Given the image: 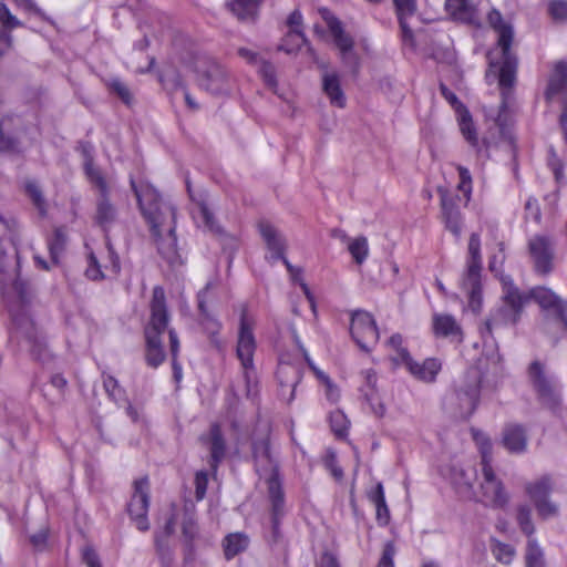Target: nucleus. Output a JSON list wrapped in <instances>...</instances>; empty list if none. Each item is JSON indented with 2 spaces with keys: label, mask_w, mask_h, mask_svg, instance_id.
I'll use <instances>...</instances> for the list:
<instances>
[{
  "label": "nucleus",
  "mask_w": 567,
  "mask_h": 567,
  "mask_svg": "<svg viewBox=\"0 0 567 567\" xmlns=\"http://www.w3.org/2000/svg\"><path fill=\"white\" fill-rule=\"evenodd\" d=\"M473 435L481 452V466L484 465L485 460H487L488 464H492V444L489 439L484 433L480 432H474Z\"/></svg>",
  "instance_id": "nucleus-47"
},
{
  "label": "nucleus",
  "mask_w": 567,
  "mask_h": 567,
  "mask_svg": "<svg viewBox=\"0 0 567 567\" xmlns=\"http://www.w3.org/2000/svg\"><path fill=\"white\" fill-rule=\"evenodd\" d=\"M505 244L503 241L497 243V252L491 256L488 268L496 275L501 272V268L505 261Z\"/></svg>",
  "instance_id": "nucleus-51"
},
{
  "label": "nucleus",
  "mask_w": 567,
  "mask_h": 567,
  "mask_svg": "<svg viewBox=\"0 0 567 567\" xmlns=\"http://www.w3.org/2000/svg\"><path fill=\"white\" fill-rule=\"evenodd\" d=\"M395 551L394 544L392 542H388L383 547V553L378 567H394L393 559Z\"/></svg>",
  "instance_id": "nucleus-59"
},
{
  "label": "nucleus",
  "mask_w": 567,
  "mask_h": 567,
  "mask_svg": "<svg viewBox=\"0 0 567 567\" xmlns=\"http://www.w3.org/2000/svg\"><path fill=\"white\" fill-rule=\"evenodd\" d=\"M437 193L441 199V213L445 227L458 238L462 234V215L458 209L460 197L450 194L444 187H439Z\"/></svg>",
  "instance_id": "nucleus-18"
},
{
  "label": "nucleus",
  "mask_w": 567,
  "mask_h": 567,
  "mask_svg": "<svg viewBox=\"0 0 567 567\" xmlns=\"http://www.w3.org/2000/svg\"><path fill=\"white\" fill-rule=\"evenodd\" d=\"M504 446L512 453H520L526 450L527 436L525 430L517 424H509L503 432Z\"/></svg>",
  "instance_id": "nucleus-30"
},
{
  "label": "nucleus",
  "mask_w": 567,
  "mask_h": 567,
  "mask_svg": "<svg viewBox=\"0 0 567 567\" xmlns=\"http://www.w3.org/2000/svg\"><path fill=\"white\" fill-rule=\"evenodd\" d=\"M525 560L527 567H545L543 550L533 538L528 539Z\"/></svg>",
  "instance_id": "nucleus-40"
},
{
  "label": "nucleus",
  "mask_w": 567,
  "mask_h": 567,
  "mask_svg": "<svg viewBox=\"0 0 567 567\" xmlns=\"http://www.w3.org/2000/svg\"><path fill=\"white\" fill-rule=\"evenodd\" d=\"M103 386L111 398L117 400L122 395V390L118 385L117 380L112 375H104Z\"/></svg>",
  "instance_id": "nucleus-60"
},
{
  "label": "nucleus",
  "mask_w": 567,
  "mask_h": 567,
  "mask_svg": "<svg viewBox=\"0 0 567 567\" xmlns=\"http://www.w3.org/2000/svg\"><path fill=\"white\" fill-rule=\"evenodd\" d=\"M545 97L548 102L557 97L563 100L564 109L559 121L567 140V63L557 62L555 64L548 80Z\"/></svg>",
  "instance_id": "nucleus-14"
},
{
  "label": "nucleus",
  "mask_w": 567,
  "mask_h": 567,
  "mask_svg": "<svg viewBox=\"0 0 567 567\" xmlns=\"http://www.w3.org/2000/svg\"><path fill=\"white\" fill-rule=\"evenodd\" d=\"M183 535L187 539L188 543V551L186 554V559H193V545L192 542L195 539L197 535V526L192 518L185 519L183 523Z\"/></svg>",
  "instance_id": "nucleus-49"
},
{
  "label": "nucleus",
  "mask_w": 567,
  "mask_h": 567,
  "mask_svg": "<svg viewBox=\"0 0 567 567\" xmlns=\"http://www.w3.org/2000/svg\"><path fill=\"white\" fill-rule=\"evenodd\" d=\"M528 377L543 404L555 408L559 404V395L539 361H534L528 368Z\"/></svg>",
  "instance_id": "nucleus-16"
},
{
  "label": "nucleus",
  "mask_w": 567,
  "mask_h": 567,
  "mask_svg": "<svg viewBox=\"0 0 567 567\" xmlns=\"http://www.w3.org/2000/svg\"><path fill=\"white\" fill-rule=\"evenodd\" d=\"M130 184L136 196L140 210L150 226L158 252L169 264H174L178 259L175 207L164 200L152 185L141 184L137 186L133 178Z\"/></svg>",
  "instance_id": "nucleus-1"
},
{
  "label": "nucleus",
  "mask_w": 567,
  "mask_h": 567,
  "mask_svg": "<svg viewBox=\"0 0 567 567\" xmlns=\"http://www.w3.org/2000/svg\"><path fill=\"white\" fill-rule=\"evenodd\" d=\"M433 331L437 337H454L457 341L463 339L462 328L451 315H434Z\"/></svg>",
  "instance_id": "nucleus-27"
},
{
  "label": "nucleus",
  "mask_w": 567,
  "mask_h": 567,
  "mask_svg": "<svg viewBox=\"0 0 567 567\" xmlns=\"http://www.w3.org/2000/svg\"><path fill=\"white\" fill-rule=\"evenodd\" d=\"M83 561L87 567H102L97 554L91 547L83 549Z\"/></svg>",
  "instance_id": "nucleus-63"
},
{
  "label": "nucleus",
  "mask_w": 567,
  "mask_h": 567,
  "mask_svg": "<svg viewBox=\"0 0 567 567\" xmlns=\"http://www.w3.org/2000/svg\"><path fill=\"white\" fill-rule=\"evenodd\" d=\"M520 317L513 312V310L503 306L496 308L491 312L489 318L484 322V326L480 329L481 336L484 340L492 338L493 329L501 328L508 324H516Z\"/></svg>",
  "instance_id": "nucleus-24"
},
{
  "label": "nucleus",
  "mask_w": 567,
  "mask_h": 567,
  "mask_svg": "<svg viewBox=\"0 0 567 567\" xmlns=\"http://www.w3.org/2000/svg\"><path fill=\"white\" fill-rule=\"evenodd\" d=\"M458 124H460L461 133L464 136V138L473 147H477V153L478 154H482L483 151L478 147L477 133H476V130L474 127V124H473V121H472V116H471V114H470V112L467 110L464 109V110H462V112H460Z\"/></svg>",
  "instance_id": "nucleus-37"
},
{
  "label": "nucleus",
  "mask_w": 567,
  "mask_h": 567,
  "mask_svg": "<svg viewBox=\"0 0 567 567\" xmlns=\"http://www.w3.org/2000/svg\"><path fill=\"white\" fill-rule=\"evenodd\" d=\"M334 235L347 243L348 250L358 265H362L369 256V244L364 236L350 238L343 230H334Z\"/></svg>",
  "instance_id": "nucleus-29"
},
{
  "label": "nucleus",
  "mask_w": 567,
  "mask_h": 567,
  "mask_svg": "<svg viewBox=\"0 0 567 567\" xmlns=\"http://www.w3.org/2000/svg\"><path fill=\"white\" fill-rule=\"evenodd\" d=\"M169 321V315L165 303V292L162 287L153 289L151 301V318L145 327L146 342V363L152 368H157L166 358L162 347L161 336L166 331Z\"/></svg>",
  "instance_id": "nucleus-4"
},
{
  "label": "nucleus",
  "mask_w": 567,
  "mask_h": 567,
  "mask_svg": "<svg viewBox=\"0 0 567 567\" xmlns=\"http://www.w3.org/2000/svg\"><path fill=\"white\" fill-rule=\"evenodd\" d=\"M208 476L204 471H199L195 475V497L197 501H202L207 491Z\"/></svg>",
  "instance_id": "nucleus-57"
},
{
  "label": "nucleus",
  "mask_w": 567,
  "mask_h": 567,
  "mask_svg": "<svg viewBox=\"0 0 567 567\" xmlns=\"http://www.w3.org/2000/svg\"><path fill=\"white\" fill-rule=\"evenodd\" d=\"M322 90L333 106L343 109L346 96L341 89L340 78L337 72L326 71L322 74Z\"/></svg>",
  "instance_id": "nucleus-26"
},
{
  "label": "nucleus",
  "mask_w": 567,
  "mask_h": 567,
  "mask_svg": "<svg viewBox=\"0 0 567 567\" xmlns=\"http://www.w3.org/2000/svg\"><path fill=\"white\" fill-rule=\"evenodd\" d=\"M393 4L402 31V39L404 42L413 45L414 38L411 20L416 17L417 2L416 0H393Z\"/></svg>",
  "instance_id": "nucleus-23"
},
{
  "label": "nucleus",
  "mask_w": 567,
  "mask_h": 567,
  "mask_svg": "<svg viewBox=\"0 0 567 567\" xmlns=\"http://www.w3.org/2000/svg\"><path fill=\"white\" fill-rule=\"evenodd\" d=\"M280 386L290 389L289 395L286 398L287 403H291L295 398V390L300 381L299 372L290 364H280L277 371Z\"/></svg>",
  "instance_id": "nucleus-33"
},
{
  "label": "nucleus",
  "mask_w": 567,
  "mask_h": 567,
  "mask_svg": "<svg viewBox=\"0 0 567 567\" xmlns=\"http://www.w3.org/2000/svg\"><path fill=\"white\" fill-rule=\"evenodd\" d=\"M331 34L339 52L354 47L352 37L344 32L339 20L331 21Z\"/></svg>",
  "instance_id": "nucleus-38"
},
{
  "label": "nucleus",
  "mask_w": 567,
  "mask_h": 567,
  "mask_svg": "<svg viewBox=\"0 0 567 567\" xmlns=\"http://www.w3.org/2000/svg\"><path fill=\"white\" fill-rule=\"evenodd\" d=\"M255 320L244 309L240 316V324L237 340V357L244 370V379L247 386V395H250L255 384L254 353L256 340L254 336Z\"/></svg>",
  "instance_id": "nucleus-8"
},
{
  "label": "nucleus",
  "mask_w": 567,
  "mask_h": 567,
  "mask_svg": "<svg viewBox=\"0 0 567 567\" xmlns=\"http://www.w3.org/2000/svg\"><path fill=\"white\" fill-rule=\"evenodd\" d=\"M84 169L90 183L96 188L94 223L107 230L117 220L116 206L111 202L110 187L102 172L94 166L93 158L86 156Z\"/></svg>",
  "instance_id": "nucleus-6"
},
{
  "label": "nucleus",
  "mask_w": 567,
  "mask_h": 567,
  "mask_svg": "<svg viewBox=\"0 0 567 567\" xmlns=\"http://www.w3.org/2000/svg\"><path fill=\"white\" fill-rule=\"evenodd\" d=\"M516 519L522 532L530 537L535 532V527L532 520V511L527 505L518 506Z\"/></svg>",
  "instance_id": "nucleus-44"
},
{
  "label": "nucleus",
  "mask_w": 567,
  "mask_h": 567,
  "mask_svg": "<svg viewBox=\"0 0 567 567\" xmlns=\"http://www.w3.org/2000/svg\"><path fill=\"white\" fill-rule=\"evenodd\" d=\"M259 72L269 87L275 89L277 86L276 70L271 63L262 61Z\"/></svg>",
  "instance_id": "nucleus-58"
},
{
  "label": "nucleus",
  "mask_w": 567,
  "mask_h": 567,
  "mask_svg": "<svg viewBox=\"0 0 567 567\" xmlns=\"http://www.w3.org/2000/svg\"><path fill=\"white\" fill-rule=\"evenodd\" d=\"M210 468L216 472L219 463L226 455V442L218 424H213L209 434Z\"/></svg>",
  "instance_id": "nucleus-28"
},
{
  "label": "nucleus",
  "mask_w": 567,
  "mask_h": 567,
  "mask_svg": "<svg viewBox=\"0 0 567 567\" xmlns=\"http://www.w3.org/2000/svg\"><path fill=\"white\" fill-rule=\"evenodd\" d=\"M503 290L502 300L503 303L511 308L514 313L522 317L524 306L532 300L530 290L528 292H522L518 287L515 286L513 279L509 276L501 275L499 277Z\"/></svg>",
  "instance_id": "nucleus-21"
},
{
  "label": "nucleus",
  "mask_w": 567,
  "mask_h": 567,
  "mask_svg": "<svg viewBox=\"0 0 567 567\" xmlns=\"http://www.w3.org/2000/svg\"><path fill=\"white\" fill-rule=\"evenodd\" d=\"M213 288L212 282H207L205 288L198 292V309L200 311V324L204 327V330L207 332L210 343L217 348H221V341L218 338V332L220 330V323L210 316L207 310V295L208 291Z\"/></svg>",
  "instance_id": "nucleus-22"
},
{
  "label": "nucleus",
  "mask_w": 567,
  "mask_h": 567,
  "mask_svg": "<svg viewBox=\"0 0 567 567\" xmlns=\"http://www.w3.org/2000/svg\"><path fill=\"white\" fill-rule=\"evenodd\" d=\"M525 218L533 219L536 224L542 220V212L536 198L529 197L525 203Z\"/></svg>",
  "instance_id": "nucleus-56"
},
{
  "label": "nucleus",
  "mask_w": 567,
  "mask_h": 567,
  "mask_svg": "<svg viewBox=\"0 0 567 567\" xmlns=\"http://www.w3.org/2000/svg\"><path fill=\"white\" fill-rule=\"evenodd\" d=\"M476 502L492 508H504L508 504L505 486L495 474L492 464L485 460L481 466L478 489L474 493Z\"/></svg>",
  "instance_id": "nucleus-11"
},
{
  "label": "nucleus",
  "mask_w": 567,
  "mask_h": 567,
  "mask_svg": "<svg viewBox=\"0 0 567 567\" xmlns=\"http://www.w3.org/2000/svg\"><path fill=\"white\" fill-rule=\"evenodd\" d=\"M364 399L369 402L372 412L378 417H383L386 411L385 405L378 400L377 395L373 393H364Z\"/></svg>",
  "instance_id": "nucleus-62"
},
{
  "label": "nucleus",
  "mask_w": 567,
  "mask_h": 567,
  "mask_svg": "<svg viewBox=\"0 0 567 567\" xmlns=\"http://www.w3.org/2000/svg\"><path fill=\"white\" fill-rule=\"evenodd\" d=\"M530 296L540 308L545 328L567 330V302L561 297L545 286L532 288Z\"/></svg>",
  "instance_id": "nucleus-9"
},
{
  "label": "nucleus",
  "mask_w": 567,
  "mask_h": 567,
  "mask_svg": "<svg viewBox=\"0 0 567 567\" xmlns=\"http://www.w3.org/2000/svg\"><path fill=\"white\" fill-rule=\"evenodd\" d=\"M488 23L498 34L497 44L502 51V63L497 65L493 61L489 63V70L486 73V78L489 79L491 73L498 79L499 86L511 89L515 83V74L517 68V59L511 52V45L514 38L513 27L506 22L499 11L492 10L488 13Z\"/></svg>",
  "instance_id": "nucleus-3"
},
{
  "label": "nucleus",
  "mask_w": 567,
  "mask_h": 567,
  "mask_svg": "<svg viewBox=\"0 0 567 567\" xmlns=\"http://www.w3.org/2000/svg\"><path fill=\"white\" fill-rule=\"evenodd\" d=\"M17 328L21 333L25 336L31 344L32 354L37 360L45 361L50 358L49 352L45 348L44 338L39 334L38 330L33 326V322L29 319L17 320Z\"/></svg>",
  "instance_id": "nucleus-25"
},
{
  "label": "nucleus",
  "mask_w": 567,
  "mask_h": 567,
  "mask_svg": "<svg viewBox=\"0 0 567 567\" xmlns=\"http://www.w3.org/2000/svg\"><path fill=\"white\" fill-rule=\"evenodd\" d=\"M445 10L455 21L472 23L476 19L475 8L470 0H446Z\"/></svg>",
  "instance_id": "nucleus-31"
},
{
  "label": "nucleus",
  "mask_w": 567,
  "mask_h": 567,
  "mask_svg": "<svg viewBox=\"0 0 567 567\" xmlns=\"http://www.w3.org/2000/svg\"><path fill=\"white\" fill-rule=\"evenodd\" d=\"M194 218L197 221H202V224L210 231L219 234L220 228L214 220V215L210 212L207 203L203 199L197 200L195 203V207L193 209Z\"/></svg>",
  "instance_id": "nucleus-36"
},
{
  "label": "nucleus",
  "mask_w": 567,
  "mask_h": 567,
  "mask_svg": "<svg viewBox=\"0 0 567 567\" xmlns=\"http://www.w3.org/2000/svg\"><path fill=\"white\" fill-rule=\"evenodd\" d=\"M340 58L344 66L349 68L354 74L358 73L360 68V58L353 48L340 51Z\"/></svg>",
  "instance_id": "nucleus-53"
},
{
  "label": "nucleus",
  "mask_w": 567,
  "mask_h": 567,
  "mask_svg": "<svg viewBox=\"0 0 567 567\" xmlns=\"http://www.w3.org/2000/svg\"><path fill=\"white\" fill-rule=\"evenodd\" d=\"M25 192L28 196L31 198L33 205L39 210L41 216L47 215V202L43 197L42 190L40 186L35 182H27L25 183Z\"/></svg>",
  "instance_id": "nucleus-42"
},
{
  "label": "nucleus",
  "mask_w": 567,
  "mask_h": 567,
  "mask_svg": "<svg viewBox=\"0 0 567 567\" xmlns=\"http://www.w3.org/2000/svg\"><path fill=\"white\" fill-rule=\"evenodd\" d=\"M482 375L478 369L471 368L453 391L444 398V408L458 417H468L475 411L481 392Z\"/></svg>",
  "instance_id": "nucleus-5"
},
{
  "label": "nucleus",
  "mask_w": 567,
  "mask_h": 567,
  "mask_svg": "<svg viewBox=\"0 0 567 567\" xmlns=\"http://www.w3.org/2000/svg\"><path fill=\"white\" fill-rule=\"evenodd\" d=\"M48 540V530L41 529L30 537V542L38 550H43Z\"/></svg>",
  "instance_id": "nucleus-64"
},
{
  "label": "nucleus",
  "mask_w": 567,
  "mask_h": 567,
  "mask_svg": "<svg viewBox=\"0 0 567 567\" xmlns=\"http://www.w3.org/2000/svg\"><path fill=\"white\" fill-rule=\"evenodd\" d=\"M85 274L90 279L93 280L103 279L105 277L101 270L97 259L93 254L89 256V267L86 268Z\"/></svg>",
  "instance_id": "nucleus-61"
},
{
  "label": "nucleus",
  "mask_w": 567,
  "mask_h": 567,
  "mask_svg": "<svg viewBox=\"0 0 567 567\" xmlns=\"http://www.w3.org/2000/svg\"><path fill=\"white\" fill-rule=\"evenodd\" d=\"M258 228L269 252V255L266 256V259L269 262H275L277 260L285 261V259H287V241L285 236L268 221H260Z\"/></svg>",
  "instance_id": "nucleus-20"
},
{
  "label": "nucleus",
  "mask_w": 567,
  "mask_h": 567,
  "mask_svg": "<svg viewBox=\"0 0 567 567\" xmlns=\"http://www.w3.org/2000/svg\"><path fill=\"white\" fill-rule=\"evenodd\" d=\"M161 81L164 84V86L168 90L181 89L183 91L184 89H186L181 75L175 71L166 72L165 74H163L161 76Z\"/></svg>",
  "instance_id": "nucleus-54"
},
{
  "label": "nucleus",
  "mask_w": 567,
  "mask_h": 567,
  "mask_svg": "<svg viewBox=\"0 0 567 567\" xmlns=\"http://www.w3.org/2000/svg\"><path fill=\"white\" fill-rule=\"evenodd\" d=\"M331 429L338 436H344L349 429V420L341 410H336L330 414Z\"/></svg>",
  "instance_id": "nucleus-45"
},
{
  "label": "nucleus",
  "mask_w": 567,
  "mask_h": 567,
  "mask_svg": "<svg viewBox=\"0 0 567 567\" xmlns=\"http://www.w3.org/2000/svg\"><path fill=\"white\" fill-rule=\"evenodd\" d=\"M528 251L534 260L536 272L548 275L553 269V241L547 236L536 235L528 241Z\"/></svg>",
  "instance_id": "nucleus-17"
},
{
  "label": "nucleus",
  "mask_w": 567,
  "mask_h": 567,
  "mask_svg": "<svg viewBox=\"0 0 567 567\" xmlns=\"http://www.w3.org/2000/svg\"><path fill=\"white\" fill-rule=\"evenodd\" d=\"M481 271V239L478 234L473 233L468 241V258L462 281L463 288L466 290L470 298V306L473 310H478L482 303Z\"/></svg>",
  "instance_id": "nucleus-10"
},
{
  "label": "nucleus",
  "mask_w": 567,
  "mask_h": 567,
  "mask_svg": "<svg viewBox=\"0 0 567 567\" xmlns=\"http://www.w3.org/2000/svg\"><path fill=\"white\" fill-rule=\"evenodd\" d=\"M249 537L245 533H230L223 539L224 556L227 560L244 553L249 546Z\"/></svg>",
  "instance_id": "nucleus-32"
},
{
  "label": "nucleus",
  "mask_w": 567,
  "mask_h": 567,
  "mask_svg": "<svg viewBox=\"0 0 567 567\" xmlns=\"http://www.w3.org/2000/svg\"><path fill=\"white\" fill-rule=\"evenodd\" d=\"M66 245V234L63 228H55L53 237L49 241V250L51 259L54 264L59 262L60 256L63 254Z\"/></svg>",
  "instance_id": "nucleus-39"
},
{
  "label": "nucleus",
  "mask_w": 567,
  "mask_h": 567,
  "mask_svg": "<svg viewBox=\"0 0 567 567\" xmlns=\"http://www.w3.org/2000/svg\"><path fill=\"white\" fill-rule=\"evenodd\" d=\"M457 171L460 175V183L457 188L463 192L465 202L467 203L472 194V177L468 169L461 165L457 166Z\"/></svg>",
  "instance_id": "nucleus-48"
},
{
  "label": "nucleus",
  "mask_w": 567,
  "mask_h": 567,
  "mask_svg": "<svg viewBox=\"0 0 567 567\" xmlns=\"http://www.w3.org/2000/svg\"><path fill=\"white\" fill-rule=\"evenodd\" d=\"M303 44H307V38L303 31L293 29V31H288L285 34L278 50L287 54H292L297 53Z\"/></svg>",
  "instance_id": "nucleus-35"
},
{
  "label": "nucleus",
  "mask_w": 567,
  "mask_h": 567,
  "mask_svg": "<svg viewBox=\"0 0 567 567\" xmlns=\"http://www.w3.org/2000/svg\"><path fill=\"white\" fill-rule=\"evenodd\" d=\"M169 336V343H171V352L173 357V372H174V379L176 382H179L182 379V367L177 363V354L179 351V340L175 332V330L171 329L168 330Z\"/></svg>",
  "instance_id": "nucleus-46"
},
{
  "label": "nucleus",
  "mask_w": 567,
  "mask_h": 567,
  "mask_svg": "<svg viewBox=\"0 0 567 567\" xmlns=\"http://www.w3.org/2000/svg\"><path fill=\"white\" fill-rule=\"evenodd\" d=\"M258 4L259 0H233L229 8L240 21H252L256 18Z\"/></svg>",
  "instance_id": "nucleus-34"
},
{
  "label": "nucleus",
  "mask_w": 567,
  "mask_h": 567,
  "mask_svg": "<svg viewBox=\"0 0 567 567\" xmlns=\"http://www.w3.org/2000/svg\"><path fill=\"white\" fill-rule=\"evenodd\" d=\"M12 118L7 117L0 121V150H13L17 145V137L11 133Z\"/></svg>",
  "instance_id": "nucleus-41"
},
{
  "label": "nucleus",
  "mask_w": 567,
  "mask_h": 567,
  "mask_svg": "<svg viewBox=\"0 0 567 567\" xmlns=\"http://www.w3.org/2000/svg\"><path fill=\"white\" fill-rule=\"evenodd\" d=\"M0 23L7 31H11L12 29L21 25V22L11 14L10 10L4 3H0Z\"/></svg>",
  "instance_id": "nucleus-52"
},
{
  "label": "nucleus",
  "mask_w": 567,
  "mask_h": 567,
  "mask_svg": "<svg viewBox=\"0 0 567 567\" xmlns=\"http://www.w3.org/2000/svg\"><path fill=\"white\" fill-rule=\"evenodd\" d=\"M351 336L357 344L368 351L369 344L375 343L379 339V331L371 313L357 310L351 317Z\"/></svg>",
  "instance_id": "nucleus-15"
},
{
  "label": "nucleus",
  "mask_w": 567,
  "mask_h": 567,
  "mask_svg": "<svg viewBox=\"0 0 567 567\" xmlns=\"http://www.w3.org/2000/svg\"><path fill=\"white\" fill-rule=\"evenodd\" d=\"M194 72L198 85L210 94H227L231 90V76L226 68L214 58L197 54L194 59Z\"/></svg>",
  "instance_id": "nucleus-7"
},
{
  "label": "nucleus",
  "mask_w": 567,
  "mask_h": 567,
  "mask_svg": "<svg viewBox=\"0 0 567 567\" xmlns=\"http://www.w3.org/2000/svg\"><path fill=\"white\" fill-rule=\"evenodd\" d=\"M150 505V484L147 477L134 482V493L127 505V512L136 527L146 532L150 528L147 512Z\"/></svg>",
  "instance_id": "nucleus-13"
},
{
  "label": "nucleus",
  "mask_w": 567,
  "mask_h": 567,
  "mask_svg": "<svg viewBox=\"0 0 567 567\" xmlns=\"http://www.w3.org/2000/svg\"><path fill=\"white\" fill-rule=\"evenodd\" d=\"M109 89L115 93L125 104H130L132 102V94L126 86L125 83H123L118 79H113L107 83Z\"/></svg>",
  "instance_id": "nucleus-50"
},
{
  "label": "nucleus",
  "mask_w": 567,
  "mask_h": 567,
  "mask_svg": "<svg viewBox=\"0 0 567 567\" xmlns=\"http://www.w3.org/2000/svg\"><path fill=\"white\" fill-rule=\"evenodd\" d=\"M252 454L255 467L260 477H264L268 485L269 499L272 509V524L277 528L279 518L284 515V492L279 481V463L271 450L268 437L254 441Z\"/></svg>",
  "instance_id": "nucleus-2"
},
{
  "label": "nucleus",
  "mask_w": 567,
  "mask_h": 567,
  "mask_svg": "<svg viewBox=\"0 0 567 567\" xmlns=\"http://www.w3.org/2000/svg\"><path fill=\"white\" fill-rule=\"evenodd\" d=\"M549 13L554 20L564 21L567 20V1L556 0L549 3Z\"/></svg>",
  "instance_id": "nucleus-55"
},
{
  "label": "nucleus",
  "mask_w": 567,
  "mask_h": 567,
  "mask_svg": "<svg viewBox=\"0 0 567 567\" xmlns=\"http://www.w3.org/2000/svg\"><path fill=\"white\" fill-rule=\"evenodd\" d=\"M401 362L408 371L419 381L432 383L436 380L442 369V363L436 358H427L422 362L414 361L408 350L401 351Z\"/></svg>",
  "instance_id": "nucleus-19"
},
{
  "label": "nucleus",
  "mask_w": 567,
  "mask_h": 567,
  "mask_svg": "<svg viewBox=\"0 0 567 567\" xmlns=\"http://www.w3.org/2000/svg\"><path fill=\"white\" fill-rule=\"evenodd\" d=\"M491 548L495 559L502 564H509L515 555V549L511 545L496 539H492Z\"/></svg>",
  "instance_id": "nucleus-43"
},
{
  "label": "nucleus",
  "mask_w": 567,
  "mask_h": 567,
  "mask_svg": "<svg viewBox=\"0 0 567 567\" xmlns=\"http://www.w3.org/2000/svg\"><path fill=\"white\" fill-rule=\"evenodd\" d=\"M553 483L549 476H543L525 485V492L534 503L539 517L547 519L558 514L557 504L549 499Z\"/></svg>",
  "instance_id": "nucleus-12"
}]
</instances>
